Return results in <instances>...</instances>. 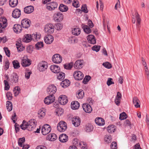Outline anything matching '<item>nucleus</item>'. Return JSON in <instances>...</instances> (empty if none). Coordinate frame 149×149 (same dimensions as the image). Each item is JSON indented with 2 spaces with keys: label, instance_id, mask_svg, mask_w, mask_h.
I'll list each match as a JSON object with an SVG mask.
<instances>
[{
  "label": "nucleus",
  "instance_id": "nucleus-28",
  "mask_svg": "<svg viewBox=\"0 0 149 149\" xmlns=\"http://www.w3.org/2000/svg\"><path fill=\"white\" fill-rule=\"evenodd\" d=\"M57 139L56 135L52 133L47 135L46 137V139L51 141H54Z\"/></svg>",
  "mask_w": 149,
  "mask_h": 149
},
{
  "label": "nucleus",
  "instance_id": "nucleus-26",
  "mask_svg": "<svg viewBox=\"0 0 149 149\" xmlns=\"http://www.w3.org/2000/svg\"><path fill=\"white\" fill-rule=\"evenodd\" d=\"M79 103L77 101H72L71 102V107L73 109L76 110L78 109L79 108Z\"/></svg>",
  "mask_w": 149,
  "mask_h": 149
},
{
  "label": "nucleus",
  "instance_id": "nucleus-22",
  "mask_svg": "<svg viewBox=\"0 0 149 149\" xmlns=\"http://www.w3.org/2000/svg\"><path fill=\"white\" fill-rule=\"evenodd\" d=\"M13 30L15 32L19 33L21 32L22 30L21 26L18 24H15L13 27Z\"/></svg>",
  "mask_w": 149,
  "mask_h": 149
},
{
  "label": "nucleus",
  "instance_id": "nucleus-49",
  "mask_svg": "<svg viewBox=\"0 0 149 149\" xmlns=\"http://www.w3.org/2000/svg\"><path fill=\"white\" fill-rule=\"evenodd\" d=\"M73 65L72 63H69L66 64L64 65V68L66 69L70 70L72 68Z\"/></svg>",
  "mask_w": 149,
  "mask_h": 149
},
{
  "label": "nucleus",
  "instance_id": "nucleus-10",
  "mask_svg": "<svg viewBox=\"0 0 149 149\" xmlns=\"http://www.w3.org/2000/svg\"><path fill=\"white\" fill-rule=\"evenodd\" d=\"M62 60V58L61 55L58 54H55L52 57L53 62L55 63H61Z\"/></svg>",
  "mask_w": 149,
  "mask_h": 149
},
{
  "label": "nucleus",
  "instance_id": "nucleus-55",
  "mask_svg": "<svg viewBox=\"0 0 149 149\" xmlns=\"http://www.w3.org/2000/svg\"><path fill=\"white\" fill-rule=\"evenodd\" d=\"M55 28L58 30H60L63 28V25L60 23H57L56 24Z\"/></svg>",
  "mask_w": 149,
  "mask_h": 149
},
{
  "label": "nucleus",
  "instance_id": "nucleus-46",
  "mask_svg": "<svg viewBox=\"0 0 149 149\" xmlns=\"http://www.w3.org/2000/svg\"><path fill=\"white\" fill-rule=\"evenodd\" d=\"M104 140L107 143H110L112 141L111 136L110 135L105 136L104 138Z\"/></svg>",
  "mask_w": 149,
  "mask_h": 149
},
{
  "label": "nucleus",
  "instance_id": "nucleus-39",
  "mask_svg": "<svg viewBox=\"0 0 149 149\" xmlns=\"http://www.w3.org/2000/svg\"><path fill=\"white\" fill-rule=\"evenodd\" d=\"M85 127V130L87 132H90L93 130V126L91 124H86Z\"/></svg>",
  "mask_w": 149,
  "mask_h": 149
},
{
  "label": "nucleus",
  "instance_id": "nucleus-24",
  "mask_svg": "<svg viewBox=\"0 0 149 149\" xmlns=\"http://www.w3.org/2000/svg\"><path fill=\"white\" fill-rule=\"evenodd\" d=\"M95 122L97 124L100 126L103 125L105 124L104 120L102 118H96L95 119Z\"/></svg>",
  "mask_w": 149,
  "mask_h": 149
},
{
  "label": "nucleus",
  "instance_id": "nucleus-1",
  "mask_svg": "<svg viewBox=\"0 0 149 149\" xmlns=\"http://www.w3.org/2000/svg\"><path fill=\"white\" fill-rule=\"evenodd\" d=\"M36 123V121L34 119H31L28 122L24 120L20 127L21 129L24 130L26 129L29 131H34Z\"/></svg>",
  "mask_w": 149,
  "mask_h": 149
},
{
  "label": "nucleus",
  "instance_id": "nucleus-44",
  "mask_svg": "<svg viewBox=\"0 0 149 149\" xmlns=\"http://www.w3.org/2000/svg\"><path fill=\"white\" fill-rule=\"evenodd\" d=\"M65 74L62 72H59L57 75V78L60 80H62L64 79L65 77Z\"/></svg>",
  "mask_w": 149,
  "mask_h": 149
},
{
  "label": "nucleus",
  "instance_id": "nucleus-38",
  "mask_svg": "<svg viewBox=\"0 0 149 149\" xmlns=\"http://www.w3.org/2000/svg\"><path fill=\"white\" fill-rule=\"evenodd\" d=\"M18 3V0H10L9 3L11 7H15L17 6Z\"/></svg>",
  "mask_w": 149,
  "mask_h": 149
},
{
  "label": "nucleus",
  "instance_id": "nucleus-4",
  "mask_svg": "<svg viewBox=\"0 0 149 149\" xmlns=\"http://www.w3.org/2000/svg\"><path fill=\"white\" fill-rule=\"evenodd\" d=\"M7 26V20L4 17L0 18V33L2 32L4 29Z\"/></svg>",
  "mask_w": 149,
  "mask_h": 149
},
{
  "label": "nucleus",
  "instance_id": "nucleus-60",
  "mask_svg": "<svg viewBox=\"0 0 149 149\" xmlns=\"http://www.w3.org/2000/svg\"><path fill=\"white\" fill-rule=\"evenodd\" d=\"M10 63L8 60H7L5 61L4 65V69L7 70L9 67Z\"/></svg>",
  "mask_w": 149,
  "mask_h": 149
},
{
  "label": "nucleus",
  "instance_id": "nucleus-48",
  "mask_svg": "<svg viewBox=\"0 0 149 149\" xmlns=\"http://www.w3.org/2000/svg\"><path fill=\"white\" fill-rule=\"evenodd\" d=\"M36 48L37 49H39L43 46V42H38L35 45Z\"/></svg>",
  "mask_w": 149,
  "mask_h": 149
},
{
  "label": "nucleus",
  "instance_id": "nucleus-20",
  "mask_svg": "<svg viewBox=\"0 0 149 149\" xmlns=\"http://www.w3.org/2000/svg\"><path fill=\"white\" fill-rule=\"evenodd\" d=\"M57 4L55 2H52L50 3H48L47 8V9L51 10H54L57 6Z\"/></svg>",
  "mask_w": 149,
  "mask_h": 149
},
{
  "label": "nucleus",
  "instance_id": "nucleus-47",
  "mask_svg": "<svg viewBox=\"0 0 149 149\" xmlns=\"http://www.w3.org/2000/svg\"><path fill=\"white\" fill-rule=\"evenodd\" d=\"M84 96V93L83 91L79 90L77 95V97L79 99H81Z\"/></svg>",
  "mask_w": 149,
  "mask_h": 149
},
{
  "label": "nucleus",
  "instance_id": "nucleus-43",
  "mask_svg": "<svg viewBox=\"0 0 149 149\" xmlns=\"http://www.w3.org/2000/svg\"><path fill=\"white\" fill-rule=\"evenodd\" d=\"M16 46L18 51H20L24 50V47L22 46L20 42H17L16 44Z\"/></svg>",
  "mask_w": 149,
  "mask_h": 149
},
{
  "label": "nucleus",
  "instance_id": "nucleus-13",
  "mask_svg": "<svg viewBox=\"0 0 149 149\" xmlns=\"http://www.w3.org/2000/svg\"><path fill=\"white\" fill-rule=\"evenodd\" d=\"M82 107L84 111L87 113H90L92 111V109L90 105L88 103L83 104Z\"/></svg>",
  "mask_w": 149,
  "mask_h": 149
},
{
  "label": "nucleus",
  "instance_id": "nucleus-61",
  "mask_svg": "<svg viewBox=\"0 0 149 149\" xmlns=\"http://www.w3.org/2000/svg\"><path fill=\"white\" fill-rule=\"evenodd\" d=\"M4 82L5 84V89L6 90H8L10 88V86L7 81L4 80Z\"/></svg>",
  "mask_w": 149,
  "mask_h": 149
},
{
  "label": "nucleus",
  "instance_id": "nucleus-52",
  "mask_svg": "<svg viewBox=\"0 0 149 149\" xmlns=\"http://www.w3.org/2000/svg\"><path fill=\"white\" fill-rule=\"evenodd\" d=\"M79 144L81 149H87V144L85 142L81 141L79 143Z\"/></svg>",
  "mask_w": 149,
  "mask_h": 149
},
{
  "label": "nucleus",
  "instance_id": "nucleus-3",
  "mask_svg": "<svg viewBox=\"0 0 149 149\" xmlns=\"http://www.w3.org/2000/svg\"><path fill=\"white\" fill-rule=\"evenodd\" d=\"M47 63L45 61L40 62L38 65V69L40 72L45 71L47 70Z\"/></svg>",
  "mask_w": 149,
  "mask_h": 149
},
{
  "label": "nucleus",
  "instance_id": "nucleus-5",
  "mask_svg": "<svg viewBox=\"0 0 149 149\" xmlns=\"http://www.w3.org/2000/svg\"><path fill=\"white\" fill-rule=\"evenodd\" d=\"M57 128L58 130L60 132L65 131L67 128L66 123L63 121H61L58 123Z\"/></svg>",
  "mask_w": 149,
  "mask_h": 149
},
{
  "label": "nucleus",
  "instance_id": "nucleus-34",
  "mask_svg": "<svg viewBox=\"0 0 149 149\" xmlns=\"http://www.w3.org/2000/svg\"><path fill=\"white\" fill-rule=\"evenodd\" d=\"M70 84V82L68 79H65L61 83V86L63 88H65L68 86Z\"/></svg>",
  "mask_w": 149,
  "mask_h": 149
},
{
  "label": "nucleus",
  "instance_id": "nucleus-62",
  "mask_svg": "<svg viewBox=\"0 0 149 149\" xmlns=\"http://www.w3.org/2000/svg\"><path fill=\"white\" fill-rule=\"evenodd\" d=\"M32 73V72L31 71H26L25 72V77L27 79H28L30 77L31 74Z\"/></svg>",
  "mask_w": 149,
  "mask_h": 149
},
{
  "label": "nucleus",
  "instance_id": "nucleus-27",
  "mask_svg": "<svg viewBox=\"0 0 149 149\" xmlns=\"http://www.w3.org/2000/svg\"><path fill=\"white\" fill-rule=\"evenodd\" d=\"M46 110L44 108H42L38 112V116L40 118H43L45 115Z\"/></svg>",
  "mask_w": 149,
  "mask_h": 149
},
{
  "label": "nucleus",
  "instance_id": "nucleus-33",
  "mask_svg": "<svg viewBox=\"0 0 149 149\" xmlns=\"http://www.w3.org/2000/svg\"><path fill=\"white\" fill-rule=\"evenodd\" d=\"M107 130L109 133H112L114 132L116 130V127L114 125H110L107 127Z\"/></svg>",
  "mask_w": 149,
  "mask_h": 149
},
{
  "label": "nucleus",
  "instance_id": "nucleus-19",
  "mask_svg": "<svg viewBox=\"0 0 149 149\" xmlns=\"http://www.w3.org/2000/svg\"><path fill=\"white\" fill-rule=\"evenodd\" d=\"M50 69L52 72L55 73H59L60 71V67L56 65H51Z\"/></svg>",
  "mask_w": 149,
  "mask_h": 149
},
{
  "label": "nucleus",
  "instance_id": "nucleus-42",
  "mask_svg": "<svg viewBox=\"0 0 149 149\" xmlns=\"http://www.w3.org/2000/svg\"><path fill=\"white\" fill-rule=\"evenodd\" d=\"M82 27L84 32L87 34H88L91 32V30L87 25H84L82 26Z\"/></svg>",
  "mask_w": 149,
  "mask_h": 149
},
{
  "label": "nucleus",
  "instance_id": "nucleus-41",
  "mask_svg": "<svg viewBox=\"0 0 149 149\" xmlns=\"http://www.w3.org/2000/svg\"><path fill=\"white\" fill-rule=\"evenodd\" d=\"M13 92L15 96H17L20 92V89L19 86L15 87L14 89Z\"/></svg>",
  "mask_w": 149,
  "mask_h": 149
},
{
  "label": "nucleus",
  "instance_id": "nucleus-58",
  "mask_svg": "<svg viewBox=\"0 0 149 149\" xmlns=\"http://www.w3.org/2000/svg\"><path fill=\"white\" fill-rule=\"evenodd\" d=\"M92 49L93 51L98 52L100 50V46H99L95 45L92 48Z\"/></svg>",
  "mask_w": 149,
  "mask_h": 149
},
{
  "label": "nucleus",
  "instance_id": "nucleus-12",
  "mask_svg": "<svg viewBox=\"0 0 149 149\" xmlns=\"http://www.w3.org/2000/svg\"><path fill=\"white\" fill-rule=\"evenodd\" d=\"M45 31L47 33H52L54 32V27L52 24H47L45 26Z\"/></svg>",
  "mask_w": 149,
  "mask_h": 149
},
{
  "label": "nucleus",
  "instance_id": "nucleus-6",
  "mask_svg": "<svg viewBox=\"0 0 149 149\" xmlns=\"http://www.w3.org/2000/svg\"><path fill=\"white\" fill-rule=\"evenodd\" d=\"M57 91L56 87L54 84H52L49 85L47 89V93L50 95H54Z\"/></svg>",
  "mask_w": 149,
  "mask_h": 149
},
{
  "label": "nucleus",
  "instance_id": "nucleus-56",
  "mask_svg": "<svg viewBox=\"0 0 149 149\" xmlns=\"http://www.w3.org/2000/svg\"><path fill=\"white\" fill-rule=\"evenodd\" d=\"M102 65L104 67L108 69L111 68L112 67V65L111 64L108 62L103 63Z\"/></svg>",
  "mask_w": 149,
  "mask_h": 149
},
{
  "label": "nucleus",
  "instance_id": "nucleus-32",
  "mask_svg": "<svg viewBox=\"0 0 149 149\" xmlns=\"http://www.w3.org/2000/svg\"><path fill=\"white\" fill-rule=\"evenodd\" d=\"M11 79L14 82L16 83L18 81V77L17 74L15 73H13L11 75Z\"/></svg>",
  "mask_w": 149,
  "mask_h": 149
},
{
  "label": "nucleus",
  "instance_id": "nucleus-57",
  "mask_svg": "<svg viewBox=\"0 0 149 149\" xmlns=\"http://www.w3.org/2000/svg\"><path fill=\"white\" fill-rule=\"evenodd\" d=\"M111 149H117V147L116 143L115 142H113L111 145Z\"/></svg>",
  "mask_w": 149,
  "mask_h": 149
},
{
  "label": "nucleus",
  "instance_id": "nucleus-8",
  "mask_svg": "<svg viewBox=\"0 0 149 149\" xmlns=\"http://www.w3.org/2000/svg\"><path fill=\"white\" fill-rule=\"evenodd\" d=\"M73 76L75 79L77 80H82L84 77V75L82 72L79 70L75 71L73 73Z\"/></svg>",
  "mask_w": 149,
  "mask_h": 149
},
{
  "label": "nucleus",
  "instance_id": "nucleus-35",
  "mask_svg": "<svg viewBox=\"0 0 149 149\" xmlns=\"http://www.w3.org/2000/svg\"><path fill=\"white\" fill-rule=\"evenodd\" d=\"M133 102L136 107L138 108L140 107V105L139 104V101L137 97H135L133 98Z\"/></svg>",
  "mask_w": 149,
  "mask_h": 149
},
{
  "label": "nucleus",
  "instance_id": "nucleus-63",
  "mask_svg": "<svg viewBox=\"0 0 149 149\" xmlns=\"http://www.w3.org/2000/svg\"><path fill=\"white\" fill-rule=\"evenodd\" d=\"M81 10L85 13H86L88 12V10L86 5H84L82 6Z\"/></svg>",
  "mask_w": 149,
  "mask_h": 149
},
{
  "label": "nucleus",
  "instance_id": "nucleus-21",
  "mask_svg": "<svg viewBox=\"0 0 149 149\" xmlns=\"http://www.w3.org/2000/svg\"><path fill=\"white\" fill-rule=\"evenodd\" d=\"M21 14V11L18 9H15L13 12L12 16L15 18L19 17Z\"/></svg>",
  "mask_w": 149,
  "mask_h": 149
},
{
  "label": "nucleus",
  "instance_id": "nucleus-30",
  "mask_svg": "<svg viewBox=\"0 0 149 149\" xmlns=\"http://www.w3.org/2000/svg\"><path fill=\"white\" fill-rule=\"evenodd\" d=\"M34 10V7L33 6H30L25 7L24 9L25 13L29 14L32 12Z\"/></svg>",
  "mask_w": 149,
  "mask_h": 149
},
{
  "label": "nucleus",
  "instance_id": "nucleus-7",
  "mask_svg": "<svg viewBox=\"0 0 149 149\" xmlns=\"http://www.w3.org/2000/svg\"><path fill=\"white\" fill-rule=\"evenodd\" d=\"M51 130V127L49 125L45 124L42 127L41 132L43 135H46L49 133Z\"/></svg>",
  "mask_w": 149,
  "mask_h": 149
},
{
  "label": "nucleus",
  "instance_id": "nucleus-18",
  "mask_svg": "<svg viewBox=\"0 0 149 149\" xmlns=\"http://www.w3.org/2000/svg\"><path fill=\"white\" fill-rule=\"evenodd\" d=\"M44 39L45 42L46 43L50 44L53 41L54 37L52 35H48L45 36Z\"/></svg>",
  "mask_w": 149,
  "mask_h": 149
},
{
  "label": "nucleus",
  "instance_id": "nucleus-36",
  "mask_svg": "<svg viewBox=\"0 0 149 149\" xmlns=\"http://www.w3.org/2000/svg\"><path fill=\"white\" fill-rule=\"evenodd\" d=\"M59 9L61 11L64 12H66L68 10V8L66 6L62 4L60 5Z\"/></svg>",
  "mask_w": 149,
  "mask_h": 149
},
{
  "label": "nucleus",
  "instance_id": "nucleus-11",
  "mask_svg": "<svg viewBox=\"0 0 149 149\" xmlns=\"http://www.w3.org/2000/svg\"><path fill=\"white\" fill-rule=\"evenodd\" d=\"M84 65V62L82 60H77L74 64V67L77 69H80L82 68Z\"/></svg>",
  "mask_w": 149,
  "mask_h": 149
},
{
  "label": "nucleus",
  "instance_id": "nucleus-16",
  "mask_svg": "<svg viewBox=\"0 0 149 149\" xmlns=\"http://www.w3.org/2000/svg\"><path fill=\"white\" fill-rule=\"evenodd\" d=\"M59 102L62 105H65L68 102V99L67 96L65 95H61L58 98Z\"/></svg>",
  "mask_w": 149,
  "mask_h": 149
},
{
  "label": "nucleus",
  "instance_id": "nucleus-2",
  "mask_svg": "<svg viewBox=\"0 0 149 149\" xmlns=\"http://www.w3.org/2000/svg\"><path fill=\"white\" fill-rule=\"evenodd\" d=\"M135 15L134 16L133 15V17L132 19V22L133 24H135L136 22V26L137 29L140 30V25L141 22V19L140 17V15L137 11H136L135 13Z\"/></svg>",
  "mask_w": 149,
  "mask_h": 149
},
{
  "label": "nucleus",
  "instance_id": "nucleus-23",
  "mask_svg": "<svg viewBox=\"0 0 149 149\" xmlns=\"http://www.w3.org/2000/svg\"><path fill=\"white\" fill-rule=\"evenodd\" d=\"M31 64V61L28 58L23 59L22 60L21 64L24 67L28 66H29Z\"/></svg>",
  "mask_w": 149,
  "mask_h": 149
},
{
  "label": "nucleus",
  "instance_id": "nucleus-37",
  "mask_svg": "<svg viewBox=\"0 0 149 149\" xmlns=\"http://www.w3.org/2000/svg\"><path fill=\"white\" fill-rule=\"evenodd\" d=\"M81 33L80 29L77 28H74L72 31V34L75 36L79 35Z\"/></svg>",
  "mask_w": 149,
  "mask_h": 149
},
{
  "label": "nucleus",
  "instance_id": "nucleus-64",
  "mask_svg": "<svg viewBox=\"0 0 149 149\" xmlns=\"http://www.w3.org/2000/svg\"><path fill=\"white\" fill-rule=\"evenodd\" d=\"M6 97L8 100H10L12 98V94L10 92H8L6 93Z\"/></svg>",
  "mask_w": 149,
  "mask_h": 149
},
{
  "label": "nucleus",
  "instance_id": "nucleus-40",
  "mask_svg": "<svg viewBox=\"0 0 149 149\" xmlns=\"http://www.w3.org/2000/svg\"><path fill=\"white\" fill-rule=\"evenodd\" d=\"M6 107L8 111H11L13 109V105L12 102L8 101H7Z\"/></svg>",
  "mask_w": 149,
  "mask_h": 149
},
{
  "label": "nucleus",
  "instance_id": "nucleus-45",
  "mask_svg": "<svg viewBox=\"0 0 149 149\" xmlns=\"http://www.w3.org/2000/svg\"><path fill=\"white\" fill-rule=\"evenodd\" d=\"M13 66L14 68L17 69L20 67L19 63L17 60H14L13 61Z\"/></svg>",
  "mask_w": 149,
  "mask_h": 149
},
{
  "label": "nucleus",
  "instance_id": "nucleus-29",
  "mask_svg": "<svg viewBox=\"0 0 149 149\" xmlns=\"http://www.w3.org/2000/svg\"><path fill=\"white\" fill-rule=\"evenodd\" d=\"M32 40H33L32 35L27 34L25 35L22 39V40L23 42L27 43L30 42Z\"/></svg>",
  "mask_w": 149,
  "mask_h": 149
},
{
  "label": "nucleus",
  "instance_id": "nucleus-25",
  "mask_svg": "<svg viewBox=\"0 0 149 149\" xmlns=\"http://www.w3.org/2000/svg\"><path fill=\"white\" fill-rule=\"evenodd\" d=\"M87 40L90 43L94 44L96 43L95 36L93 35H88L87 37Z\"/></svg>",
  "mask_w": 149,
  "mask_h": 149
},
{
  "label": "nucleus",
  "instance_id": "nucleus-17",
  "mask_svg": "<svg viewBox=\"0 0 149 149\" xmlns=\"http://www.w3.org/2000/svg\"><path fill=\"white\" fill-rule=\"evenodd\" d=\"M30 20L27 19H23L21 22V25L22 26L25 28H27L30 26Z\"/></svg>",
  "mask_w": 149,
  "mask_h": 149
},
{
  "label": "nucleus",
  "instance_id": "nucleus-53",
  "mask_svg": "<svg viewBox=\"0 0 149 149\" xmlns=\"http://www.w3.org/2000/svg\"><path fill=\"white\" fill-rule=\"evenodd\" d=\"M127 118V115L126 113L123 112L120 113V115L119 119L120 120H123Z\"/></svg>",
  "mask_w": 149,
  "mask_h": 149
},
{
  "label": "nucleus",
  "instance_id": "nucleus-14",
  "mask_svg": "<svg viewBox=\"0 0 149 149\" xmlns=\"http://www.w3.org/2000/svg\"><path fill=\"white\" fill-rule=\"evenodd\" d=\"M72 124L75 127L79 126L80 124V119L78 117L75 116L72 119Z\"/></svg>",
  "mask_w": 149,
  "mask_h": 149
},
{
  "label": "nucleus",
  "instance_id": "nucleus-50",
  "mask_svg": "<svg viewBox=\"0 0 149 149\" xmlns=\"http://www.w3.org/2000/svg\"><path fill=\"white\" fill-rule=\"evenodd\" d=\"M40 37V35L37 34H33L32 35V38L33 40L35 41H38Z\"/></svg>",
  "mask_w": 149,
  "mask_h": 149
},
{
  "label": "nucleus",
  "instance_id": "nucleus-59",
  "mask_svg": "<svg viewBox=\"0 0 149 149\" xmlns=\"http://www.w3.org/2000/svg\"><path fill=\"white\" fill-rule=\"evenodd\" d=\"M4 49L6 55L8 57H10V51L8 50V48L7 47H4Z\"/></svg>",
  "mask_w": 149,
  "mask_h": 149
},
{
  "label": "nucleus",
  "instance_id": "nucleus-31",
  "mask_svg": "<svg viewBox=\"0 0 149 149\" xmlns=\"http://www.w3.org/2000/svg\"><path fill=\"white\" fill-rule=\"evenodd\" d=\"M68 136L65 134H62L60 136L59 140L62 142H65L68 141Z\"/></svg>",
  "mask_w": 149,
  "mask_h": 149
},
{
  "label": "nucleus",
  "instance_id": "nucleus-15",
  "mask_svg": "<svg viewBox=\"0 0 149 149\" xmlns=\"http://www.w3.org/2000/svg\"><path fill=\"white\" fill-rule=\"evenodd\" d=\"M63 15L61 13L58 12L54 14L53 16L54 19L55 21L60 22L63 19Z\"/></svg>",
  "mask_w": 149,
  "mask_h": 149
},
{
  "label": "nucleus",
  "instance_id": "nucleus-54",
  "mask_svg": "<svg viewBox=\"0 0 149 149\" xmlns=\"http://www.w3.org/2000/svg\"><path fill=\"white\" fill-rule=\"evenodd\" d=\"M63 112V110L61 108H59L57 109V111H56L57 115L58 116H61Z\"/></svg>",
  "mask_w": 149,
  "mask_h": 149
},
{
  "label": "nucleus",
  "instance_id": "nucleus-51",
  "mask_svg": "<svg viewBox=\"0 0 149 149\" xmlns=\"http://www.w3.org/2000/svg\"><path fill=\"white\" fill-rule=\"evenodd\" d=\"M25 141V138L24 137L19 139L18 142L19 146L21 147H22V144Z\"/></svg>",
  "mask_w": 149,
  "mask_h": 149
},
{
  "label": "nucleus",
  "instance_id": "nucleus-9",
  "mask_svg": "<svg viewBox=\"0 0 149 149\" xmlns=\"http://www.w3.org/2000/svg\"><path fill=\"white\" fill-rule=\"evenodd\" d=\"M55 100V97L54 96L49 95L45 98L44 101L45 104H49L54 102Z\"/></svg>",
  "mask_w": 149,
  "mask_h": 149
}]
</instances>
